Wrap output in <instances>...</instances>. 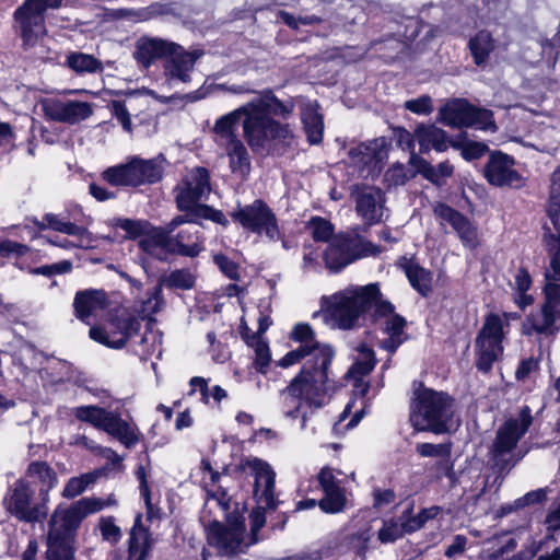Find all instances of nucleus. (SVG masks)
<instances>
[{
    "mask_svg": "<svg viewBox=\"0 0 560 560\" xmlns=\"http://www.w3.org/2000/svg\"><path fill=\"white\" fill-rule=\"evenodd\" d=\"M176 207L182 212H188L190 218L196 219L197 222H198V219L208 220L211 208H212V206H209L207 203H199L198 201H195V202L176 201Z\"/></svg>",
    "mask_w": 560,
    "mask_h": 560,
    "instance_id": "052dcab7",
    "label": "nucleus"
},
{
    "mask_svg": "<svg viewBox=\"0 0 560 560\" xmlns=\"http://www.w3.org/2000/svg\"><path fill=\"white\" fill-rule=\"evenodd\" d=\"M0 257L14 259L13 266L30 273L33 265L42 259L40 250L10 238L0 240Z\"/></svg>",
    "mask_w": 560,
    "mask_h": 560,
    "instance_id": "4be33fe9",
    "label": "nucleus"
},
{
    "mask_svg": "<svg viewBox=\"0 0 560 560\" xmlns=\"http://www.w3.org/2000/svg\"><path fill=\"white\" fill-rule=\"evenodd\" d=\"M243 536L217 520L211 521L207 527L208 544L226 556H236L245 552L243 549Z\"/></svg>",
    "mask_w": 560,
    "mask_h": 560,
    "instance_id": "aec40b11",
    "label": "nucleus"
},
{
    "mask_svg": "<svg viewBox=\"0 0 560 560\" xmlns=\"http://www.w3.org/2000/svg\"><path fill=\"white\" fill-rule=\"evenodd\" d=\"M468 48L476 66H482L493 50V40L489 33L478 32L468 42Z\"/></svg>",
    "mask_w": 560,
    "mask_h": 560,
    "instance_id": "e433bc0d",
    "label": "nucleus"
},
{
    "mask_svg": "<svg viewBox=\"0 0 560 560\" xmlns=\"http://www.w3.org/2000/svg\"><path fill=\"white\" fill-rule=\"evenodd\" d=\"M450 147L455 150H460L462 158L468 162L480 159L487 152L490 153L489 147L485 142L474 141L467 138L451 141Z\"/></svg>",
    "mask_w": 560,
    "mask_h": 560,
    "instance_id": "37998d69",
    "label": "nucleus"
},
{
    "mask_svg": "<svg viewBox=\"0 0 560 560\" xmlns=\"http://www.w3.org/2000/svg\"><path fill=\"white\" fill-rule=\"evenodd\" d=\"M247 468L254 477L253 499L257 503L249 513V525L255 530H261L266 524V513L276 511L282 501L276 495V472L266 460L253 456L241 458L236 470L243 472Z\"/></svg>",
    "mask_w": 560,
    "mask_h": 560,
    "instance_id": "0eeeda50",
    "label": "nucleus"
},
{
    "mask_svg": "<svg viewBox=\"0 0 560 560\" xmlns=\"http://www.w3.org/2000/svg\"><path fill=\"white\" fill-rule=\"evenodd\" d=\"M396 265L405 272L411 288L422 298L432 293L433 272L422 267L415 257L400 256Z\"/></svg>",
    "mask_w": 560,
    "mask_h": 560,
    "instance_id": "393cba45",
    "label": "nucleus"
},
{
    "mask_svg": "<svg viewBox=\"0 0 560 560\" xmlns=\"http://www.w3.org/2000/svg\"><path fill=\"white\" fill-rule=\"evenodd\" d=\"M415 136L422 153L428 152L431 148L436 152H444L452 141L448 140L445 130L434 125H418L415 129Z\"/></svg>",
    "mask_w": 560,
    "mask_h": 560,
    "instance_id": "c756f323",
    "label": "nucleus"
},
{
    "mask_svg": "<svg viewBox=\"0 0 560 560\" xmlns=\"http://www.w3.org/2000/svg\"><path fill=\"white\" fill-rule=\"evenodd\" d=\"M195 283V276L187 269H175L165 279V285L168 289L190 290Z\"/></svg>",
    "mask_w": 560,
    "mask_h": 560,
    "instance_id": "8fccbe9b",
    "label": "nucleus"
},
{
    "mask_svg": "<svg viewBox=\"0 0 560 560\" xmlns=\"http://www.w3.org/2000/svg\"><path fill=\"white\" fill-rule=\"evenodd\" d=\"M417 453L422 457H451L452 443L433 444L429 442L419 443L416 446Z\"/></svg>",
    "mask_w": 560,
    "mask_h": 560,
    "instance_id": "13d9d810",
    "label": "nucleus"
},
{
    "mask_svg": "<svg viewBox=\"0 0 560 560\" xmlns=\"http://www.w3.org/2000/svg\"><path fill=\"white\" fill-rule=\"evenodd\" d=\"M115 226L126 232L129 240L143 238L150 225L148 220H133L128 218H118L115 220Z\"/></svg>",
    "mask_w": 560,
    "mask_h": 560,
    "instance_id": "09e8293b",
    "label": "nucleus"
},
{
    "mask_svg": "<svg viewBox=\"0 0 560 560\" xmlns=\"http://www.w3.org/2000/svg\"><path fill=\"white\" fill-rule=\"evenodd\" d=\"M515 159L501 150L490 151L482 175L490 186L521 189L526 178L514 168Z\"/></svg>",
    "mask_w": 560,
    "mask_h": 560,
    "instance_id": "2eb2a0df",
    "label": "nucleus"
},
{
    "mask_svg": "<svg viewBox=\"0 0 560 560\" xmlns=\"http://www.w3.org/2000/svg\"><path fill=\"white\" fill-rule=\"evenodd\" d=\"M362 258L358 253V244L348 234L337 235L323 253L325 267L332 273H338L348 265Z\"/></svg>",
    "mask_w": 560,
    "mask_h": 560,
    "instance_id": "dca6fc26",
    "label": "nucleus"
},
{
    "mask_svg": "<svg viewBox=\"0 0 560 560\" xmlns=\"http://www.w3.org/2000/svg\"><path fill=\"white\" fill-rule=\"evenodd\" d=\"M145 230L147 233L143 235V238L139 241V247L148 254H151L156 248H162L170 254V249L172 248V235H170V231H166L165 228L154 226L151 223Z\"/></svg>",
    "mask_w": 560,
    "mask_h": 560,
    "instance_id": "473e14b6",
    "label": "nucleus"
},
{
    "mask_svg": "<svg viewBox=\"0 0 560 560\" xmlns=\"http://www.w3.org/2000/svg\"><path fill=\"white\" fill-rule=\"evenodd\" d=\"M141 320L135 315L122 312L112 316L107 327L93 326L90 328V338L112 349H122L127 342L138 336Z\"/></svg>",
    "mask_w": 560,
    "mask_h": 560,
    "instance_id": "4468645a",
    "label": "nucleus"
},
{
    "mask_svg": "<svg viewBox=\"0 0 560 560\" xmlns=\"http://www.w3.org/2000/svg\"><path fill=\"white\" fill-rule=\"evenodd\" d=\"M547 534L539 541H532L523 553L525 558L533 559L534 556L547 549V545L555 540V533L560 532V503L552 510H550L545 518Z\"/></svg>",
    "mask_w": 560,
    "mask_h": 560,
    "instance_id": "7c9ffc66",
    "label": "nucleus"
},
{
    "mask_svg": "<svg viewBox=\"0 0 560 560\" xmlns=\"http://www.w3.org/2000/svg\"><path fill=\"white\" fill-rule=\"evenodd\" d=\"M547 215L560 234V168L556 170L550 178Z\"/></svg>",
    "mask_w": 560,
    "mask_h": 560,
    "instance_id": "4c0bfd02",
    "label": "nucleus"
},
{
    "mask_svg": "<svg viewBox=\"0 0 560 560\" xmlns=\"http://www.w3.org/2000/svg\"><path fill=\"white\" fill-rule=\"evenodd\" d=\"M246 510L245 504L242 509H238V504H235V509L233 511L225 512V522L228 527H231L234 532L244 535L246 530L244 511Z\"/></svg>",
    "mask_w": 560,
    "mask_h": 560,
    "instance_id": "338daca9",
    "label": "nucleus"
},
{
    "mask_svg": "<svg viewBox=\"0 0 560 560\" xmlns=\"http://www.w3.org/2000/svg\"><path fill=\"white\" fill-rule=\"evenodd\" d=\"M409 164L415 168L411 174H420L424 179L430 183H436L435 173L433 171V165L428 162L424 158L419 156L412 152Z\"/></svg>",
    "mask_w": 560,
    "mask_h": 560,
    "instance_id": "680f3d73",
    "label": "nucleus"
},
{
    "mask_svg": "<svg viewBox=\"0 0 560 560\" xmlns=\"http://www.w3.org/2000/svg\"><path fill=\"white\" fill-rule=\"evenodd\" d=\"M104 508L100 498H81L70 506L58 504L48 522L46 560H75L78 529L86 516Z\"/></svg>",
    "mask_w": 560,
    "mask_h": 560,
    "instance_id": "7ed1b4c3",
    "label": "nucleus"
},
{
    "mask_svg": "<svg viewBox=\"0 0 560 560\" xmlns=\"http://www.w3.org/2000/svg\"><path fill=\"white\" fill-rule=\"evenodd\" d=\"M405 532L400 525V522L390 518L383 522V526L377 532V539L382 544H392L405 536Z\"/></svg>",
    "mask_w": 560,
    "mask_h": 560,
    "instance_id": "864d4df0",
    "label": "nucleus"
},
{
    "mask_svg": "<svg viewBox=\"0 0 560 560\" xmlns=\"http://www.w3.org/2000/svg\"><path fill=\"white\" fill-rule=\"evenodd\" d=\"M314 346H299L296 349H293L287 352L279 361L276 362L277 366L282 369H288L294 364L302 362L304 359H313Z\"/></svg>",
    "mask_w": 560,
    "mask_h": 560,
    "instance_id": "3c124183",
    "label": "nucleus"
},
{
    "mask_svg": "<svg viewBox=\"0 0 560 560\" xmlns=\"http://www.w3.org/2000/svg\"><path fill=\"white\" fill-rule=\"evenodd\" d=\"M523 435L516 429V419H509L498 430L494 441V452L505 454L512 452Z\"/></svg>",
    "mask_w": 560,
    "mask_h": 560,
    "instance_id": "f704fd0d",
    "label": "nucleus"
},
{
    "mask_svg": "<svg viewBox=\"0 0 560 560\" xmlns=\"http://www.w3.org/2000/svg\"><path fill=\"white\" fill-rule=\"evenodd\" d=\"M47 229L60 232L71 236H80L84 232V228L71 221H66L55 213H46L44 215Z\"/></svg>",
    "mask_w": 560,
    "mask_h": 560,
    "instance_id": "de8ad7c7",
    "label": "nucleus"
},
{
    "mask_svg": "<svg viewBox=\"0 0 560 560\" xmlns=\"http://www.w3.org/2000/svg\"><path fill=\"white\" fill-rule=\"evenodd\" d=\"M547 494V488L532 490L523 497L517 498V505L523 510L527 506L544 504L548 499Z\"/></svg>",
    "mask_w": 560,
    "mask_h": 560,
    "instance_id": "774afa93",
    "label": "nucleus"
},
{
    "mask_svg": "<svg viewBox=\"0 0 560 560\" xmlns=\"http://www.w3.org/2000/svg\"><path fill=\"white\" fill-rule=\"evenodd\" d=\"M381 319H385L383 331L386 335H404L405 328L407 327V319L395 312V305L383 299V294L377 299L372 312L370 313V322L375 325Z\"/></svg>",
    "mask_w": 560,
    "mask_h": 560,
    "instance_id": "5701e85b",
    "label": "nucleus"
},
{
    "mask_svg": "<svg viewBox=\"0 0 560 560\" xmlns=\"http://www.w3.org/2000/svg\"><path fill=\"white\" fill-rule=\"evenodd\" d=\"M387 139L390 140V143L395 141L396 145L401 150L413 152L416 140L415 132L411 133L405 127H393L392 138Z\"/></svg>",
    "mask_w": 560,
    "mask_h": 560,
    "instance_id": "0e129e2a",
    "label": "nucleus"
},
{
    "mask_svg": "<svg viewBox=\"0 0 560 560\" xmlns=\"http://www.w3.org/2000/svg\"><path fill=\"white\" fill-rule=\"evenodd\" d=\"M428 25L417 16H407L398 24L396 35L406 45H411L417 40L421 31Z\"/></svg>",
    "mask_w": 560,
    "mask_h": 560,
    "instance_id": "c03bdc74",
    "label": "nucleus"
},
{
    "mask_svg": "<svg viewBox=\"0 0 560 560\" xmlns=\"http://www.w3.org/2000/svg\"><path fill=\"white\" fill-rule=\"evenodd\" d=\"M93 481L94 477L92 474L71 477L65 485L61 495L66 499H73L83 493Z\"/></svg>",
    "mask_w": 560,
    "mask_h": 560,
    "instance_id": "603ef678",
    "label": "nucleus"
},
{
    "mask_svg": "<svg viewBox=\"0 0 560 560\" xmlns=\"http://www.w3.org/2000/svg\"><path fill=\"white\" fill-rule=\"evenodd\" d=\"M324 497L318 501L319 509L327 514H337L345 510L347 498L341 487L324 490Z\"/></svg>",
    "mask_w": 560,
    "mask_h": 560,
    "instance_id": "79ce46f5",
    "label": "nucleus"
},
{
    "mask_svg": "<svg viewBox=\"0 0 560 560\" xmlns=\"http://www.w3.org/2000/svg\"><path fill=\"white\" fill-rule=\"evenodd\" d=\"M205 250L203 234L196 228L182 229L172 236L171 255L196 258Z\"/></svg>",
    "mask_w": 560,
    "mask_h": 560,
    "instance_id": "cd10ccee",
    "label": "nucleus"
},
{
    "mask_svg": "<svg viewBox=\"0 0 560 560\" xmlns=\"http://www.w3.org/2000/svg\"><path fill=\"white\" fill-rule=\"evenodd\" d=\"M229 215L246 233L265 236L270 242L279 241L282 235L277 214L261 198L244 206L238 202Z\"/></svg>",
    "mask_w": 560,
    "mask_h": 560,
    "instance_id": "9d476101",
    "label": "nucleus"
},
{
    "mask_svg": "<svg viewBox=\"0 0 560 560\" xmlns=\"http://www.w3.org/2000/svg\"><path fill=\"white\" fill-rule=\"evenodd\" d=\"M503 322L498 314L490 313L475 339V366L478 372L489 374L493 364L503 355Z\"/></svg>",
    "mask_w": 560,
    "mask_h": 560,
    "instance_id": "9b49d317",
    "label": "nucleus"
},
{
    "mask_svg": "<svg viewBox=\"0 0 560 560\" xmlns=\"http://www.w3.org/2000/svg\"><path fill=\"white\" fill-rule=\"evenodd\" d=\"M381 295L380 283H369L355 288L350 294H335L326 312L337 322L339 328L349 330L357 326L362 315H370Z\"/></svg>",
    "mask_w": 560,
    "mask_h": 560,
    "instance_id": "6e6552de",
    "label": "nucleus"
},
{
    "mask_svg": "<svg viewBox=\"0 0 560 560\" xmlns=\"http://www.w3.org/2000/svg\"><path fill=\"white\" fill-rule=\"evenodd\" d=\"M201 50L187 51L182 45L159 37L139 42L133 54L137 62L144 68L160 59H164L165 74L183 83L191 81L190 72L201 57Z\"/></svg>",
    "mask_w": 560,
    "mask_h": 560,
    "instance_id": "39448f33",
    "label": "nucleus"
},
{
    "mask_svg": "<svg viewBox=\"0 0 560 560\" xmlns=\"http://www.w3.org/2000/svg\"><path fill=\"white\" fill-rule=\"evenodd\" d=\"M289 339L300 346H314L313 359L302 364L300 372L290 381L285 388L289 396L305 399L310 406L322 407L328 393L330 366L336 352L331 345L320 343L308 323H298L289 334Z\"/></svg>",
    "mask_w": 560,
    "mask_h": 560,
    "instance_id": "f03ea898",
    "label": "nucleus"
},
{
    "mask_svg": "<svg viewBox=\"0 0 560 560\" xmlns=\"http://www.w3.org/2000/svg\"><path fill=\"white\" fill-rule=\"evenodd\" d=\"M63 0H24L13 13L14 22L24 48L36 45L37 32L45 27V13L47 10H57L62 7Z\"/></svg>",
    "mask_w": 560,
    "mask_h": 560,
    "instance_id": "ddd939ff",
    "label": "nucleus"
},
{
    "mask_svg": "<svg viewBox=\"0 0 560 560\" xmlns=\"http://www.w3.org/2000/svg\"><path fill=\"white\" fill-rule=\"evenodd\" d=\"M301 121L306 140L311 145H317L323 142L324 118L319 113L317 102H306L301 106Z\"/></svg>",
    "mask_w": 560,
    "mask_h": 560,
    "instance_id": "c85d7f7f",
    "label": "nucleus"
},
{
    "mask_svg": "<svg viewBox=\"0 0 560 560\" xmlns=\"http://www.w3.org/2000/svg\"><path fill=\"white\" fill-rule=\"evenodd\" d=\"M107 305V293L103 289L80 290L73 299L74 315L81 322H86L95 312L103 311Z\"/></svg>",
    "mask_w": 560,
    "mask_h": 560,
    "instance_id": "bb28decb",
    "label": "nucleus"
},
{
    "mask_svg": "<svg viewBox=\"0 0 560 560\" xmlns=\"http://www.w3.org/2000/svg\"><path fill=\"white\" fill-rule=\"evenodd\" d=\"M540 47L547 61L556 65L560 58V33L556 32L551 38L541 39Z\"/></svg>",
    "mask_w": 560,
    "mask_h": 560,
    "instance_id": "69168bd1",
    "label": "nucleus"
},
{
    "mask_svg": "<svg viewBox=\"0 0 560 560\" xmlns=\"http://www.w3.org/2000/svg\"><path fill=\"white\" fill-rule=\"evenodd\" d=\"M432 210L434 217L443 228L445 223H448L453 228L464 246L476 248L477 229L464 213L443 201H436L432 206Z\"/></svg>",
    "mask_w": 560,
    "mask_h": 560,
    "instance_id": "f3484780",
    "label": "nucleus"
},
{
    "mask_svg": "<svg viewBox=\"0 0 560 560\" xmlns=\"http://www.w3.org/2000/svg\"><path fill=\"white\" fill-rule=\"evenodd\" d=\"M213 262L228 279L233 281H240V266L228 255L223 253L215 254L213 256Z\"/></svg>",
    "mask_w": 560,
    "mask_h": 560,
    "instance_id": "4d7b16f0",
    "label": "nucleus"
},
{
    "mask_svg": "<svg viewBox=\"0 0 560 560\" xmlns=\"http://www.w3.org/2000/svg\"><path fill=\"white\" fill-rule=\"evenodd\" d=\"M153 545L152 534L149 527L142 524V514L138 513L129 533L126 560H147Z\"/></svg>",
    "mask_w": 560,
    "mask_h": 560,
    "instance_id": "b1692460",
    "label": "nucleus"
},
{
    "mask_svg": "<svg viewBox=\"0 0 560 560\" xmlns=\"http://www.w3.org/2000/svg\"><path fill=\"white\" fill-rule=\"evenodd\" d=\"M253 348L255 349L253 365L258 373L266 374L271 362L269 345L266 340L261 339L256 340Z\"/></svg>",
    "mask_w": 560,
    "mask_h": 560,
    "instance_id": "6e6d98bb",
    "label": "nucleus"
},
{
    "mask_svg": "<svg viewBox=\"0 0 560 560\" xmlns=\"http://www.w3.org/2000/svg\"><path fill=\"white\" fill-rule=\"evenodd\" d=\"M43 109L50 120L69 125L85 120L93 114L92 105L82 101L62 102L56 100L45 104Z\"/></svg>",
    "mask_w": 560,
    "mask_h": 560,
    "instance_id": "6ab92c4d",
    "label": "nucleus"
},
{
    "mask_svg": "<svg viewBox=\"0 0 560 560\" xmlns=\"http://www.w3.org/2000/svg\"><path fill=\"white\" fill-rule=\"evenodd\" d=\"M355 210L369 225L381 221L382 212L377 210V200L372 192H362L357 197Z\"/></svg>",
    "mask_w": 560,
    "mask_h": 560,
    "instance_id": "ea45409f",
    "label": "nucleus"
},
{
    "mask_svg": "<svg viewBox=\"0 0 560 560\" xmlns=\"http://www.w3.org/2000/svg\"><path fill=\"white\" fill-rule=\"evenodd\" d=\"M135 475L139 481V490L145 504L148 520L151 521L152 517L154 516V506L152 504L151 489L148 483V477L144 466L141 464L138 465L135 470Z\"/></svg>",
    "mask_w": 560,
    "mask_h": 560,
    "instance_id": "5fc2aeb1",
    "label": "nucleus"
},
{
    "mask_svg": "<svg viewBox=\"0 0 560 560\" xmlns=\"http://www.w3.org/2000/svg\"><path fill=\"white\" fill-rule=\"evenodd\" d=\"M74 418L93 428L107 433L120 442L126 448L135 447L141 438L136 424L121 418L118 411L108 410L97 405H82L72 409Z\"/></svg>",
    "mask_w": 560,
    "mask_h": 560,
    "instance_id": "1a4fd4ad",
    "label": "nucleus"
},
{
    "mask_svg": "<svg viewBox=\"0 0 560 560\" xmlns=\"http://www.w3.org/2000/svg\"><path fill=\"white\" fill-rule=\"evenodd\" d=\"M68 66L78 73H94L102 69L101 61L92 55L72 52L67 58Z\"/></svg>",
    "mask_w": 560,
    "mask_h": 560,
    "instance_id": "a18cd8bd",
    "label": "nucleus"
},
{
    "mask_svg": "<svg viewBox=\"0 0 560 560\" xmlns=\"http://www.w3.org/2000/svg\"><path fill=\"white\" fill-rule=\"evenodd\" d=\"M358 352L360 358L350 365L345 377H365L374 370L377 363L374 350L366 343H361Z\"/></svg>",
    "mask_w": 560,
    "mask_h": 560,
    "instance_id": "c9c22d12",
    "label": "nucleus"
},
{
    "mask_svg": "<svg viewBox=\"0 0 560 560\" xmlns=\"http://www.w3.org/2000/svg\"><path fill=\"white\" fill-rule=\"evenodd\" d=\"M541 324H533V329L540 335H553L558 331L556 322L560 319V283L547 280L542 288Z\"/></svg>",
    "mask_w": 560,
    "mask_h": 560,
    "instance_id": "a211bd4d",
    "label": "nucleus"
},
{
    "mask_svg": "<svg viewBox=\"0 0 560 560\" xmlns=\"http://www.w3.org/2000/svg\"><path fill=\"white\" fill-rule=\"evenodd\" d=\"M105 182L112 186H132L135 187V177L131 162L110 166L102 173Z\"/></svg>",
    "mask_w": 560,
    "mask_h": 560,
    "instance_id": "a19ab883",
    "label": "nucleus"
},
{
    "mask_svg": "<svg viewBox=\"0 0 560 560\" xmlns=\"http://www.w3.org/2000/svg\"><path fill=\"white\" fill-rule=\"evenodd\" d=\"M389 149L390 140L386 137H380L351 147L348 151V156L354 163L368 166L387 159Z\"/></svg>",
    "mask_w": 560,
    "mask_h": 560,
    "instance_id": "a878e982",
    "label": "nucleus"
},
{
    "mask_svg": "<svg viewBox=\"0 0 560 560\" xmlns=\"http://www.w3.org/2000/svg\"><path fill=\"white\" fill-rule=\"evenodd\" d=\"M455 398L446 392L421 387L410 401L409 420L418 432L443 434L450 431L454 416Z\"/></svg>",
    "mask_w": 560,
    "mask_h": 560,
    "instance_id": "423d86ee",
    "label": "nucleus"
},
{
    "mask_svg": "<svg viewBox=\"0 0 560 560\" xmlns=\"http://www.w3.org/2000/svg\"><path fill=\"white\" fill-rule=\"evenodd\" d=\"M26 476L36 477L40 483L38 489L39 501L31 505L34 490L30 481L20 478L14 482L13 489L4 498L7 512L19 522L36 524L43 523L48 516L49 492L57 486V472L45 460L31 462L26 468Z\"/></svg>",
    "mask_w": 560,
    "mask_h": 560,
    "instance_id": "20e7f679",
    "label": "nucleus"
},
{
    "mask_svg": "<svg viewBox=\"0 0 560 560\" xmlns=\"http://www.w3.org/2000/svg\"><path fill=\"white\" fill-rule=\"evenodd\" d=\"M226 151L231 172L246 178L250 173L252 166L250 158L244 143L240 139L231 140L228 142Z\"/></svg>",
    "mask_w": 560,
    "mask_h": 560,
    "instance_id": "2f4dec72",
    "label": "nucleus"
},
{
    "mask_svg": "<svg viewBox=\"0 0 560 560\" xmlns=\"http://www.w3.org/2000/svg\"><path fill=\"white\" fill-rule=\"evenodd\" d=\"M533 285V278L528 269L521 266L515 275V287L513 293L514 303L521 311H525L526 307L534 303V296L527 292Z\"/></svg>",
    "mask_w": 560,
    "mask_h": 560,
    "instance_id": "72a5a7b5",
    "label": "nucleus"
},
{
    "mask_svg": "<svg viewBox=\"0 0 560 560\" xmlns=\"http://www.w3.org/2000/svg\"><path fill=\"white\" fill-rule=\"evenodd\" d=\"M293 100H280L271 89L259 92L258 97L243 104L238 108L217 119L213 131L228 142L238 139L235 126L243 118V137L255 154H270L278 143L289 145L293 138L288 122L293 115Z\"/></svg>",
    "mask_w": 560,
    "mask_h": 560,
    "instance_id": "f257e3e1",
    "label": "nucleus"
},
{
    "mask_svg": "<svg viewBox=\"0 0 560 560\" xmlns=\"http://www.w3.org/2000/svg\"><path fill=\"white\" fill-rule=\"evenodd\" d=\"M110 113L121 124V127L125 131H132V121L130 113L127 109V106L124 101L114 100L108 104Z\"/></svg>",
    "mask_w": 560,
    "mask_h": 560,
    "instance_id": "e2e57ef3",
    "label": "nucleus"
},
{
    "mask_svg": "<svg viewBox=\"0 0 560 560\" xmlns=\"http://www.w3.org/2000/svg\"><path fill=\"white\" fill-rule=\"evenodd\" d=\"M73 265L70 260H61L51 265H44L40 267H35L33 269H30V275L33 276H45V277H52L56 275H63L68 273L72 270Z\"/></svg>",
    "mask_w": 560,
    "mask_h": 560,
    "instance_id": "bf43d9fd",
    "label": "nucleus"
},
{
    "mask_svg": "<svg viewBox=\"0 0 560 560\" xmlns=\"http://www.w3.org/2000/svg\"><path fill=\"white\" fill-rule=\"evenodd\" d=\"M210 173L208 168L203 166H196L185 178L182 179L175 201H199L206 192L210 191Z\"/></svg>",
    "mask_w": 560,
    "mask_h": 560,
    "instance_id": "412c9836",
    "label": "nucleus"
},
{
    "mask_svg": "<svg viewBox=\"0 0 560 560\" xmlns=\"http://www.w3.org/2000/svg\"><path fill=\"white\" fill-rule=\"evenodd\" d=\"M131 166L135 177V187L144 183L154 184L162 177L158 165L152 161L133 159L131 161Z\"/></svg>",
    "mask_w": 560,
    "mask_h": 560,
    "instance_id": "58836bf2",
    "label": "nucleus"
},
{
    "mask_svg": "<svg viewBox=\"0 0 560 560\" xmlns=\"http://www.w3.org/2000/svg\"><path fill=\"white\" fill-rule=\"evenodd\" d=\"M440 120L451 128L478 127L482 130L497 129L491 109L478 107L466 98H452L440 108Z\"/></svg>",
    "mask_w": 560,
    "mask_h": 560,
    "instance_id": "f8f14e48",
    "label": "nucleus"
},
{
    "mask_svg": "<svg viewBox=\"0 0 560 560\" xmlns=\"http://www.w3.org/2000/svg\"><path fill=\"white\" fill-rule=\"evenodd\" d=\"M306 229L315 242H329L335 231L334 224L319 215L312 217L306 223Z\"/></svg>",
    "mask_w": 560,
    "mask_h": 560,
    "instance_id": "49530a36",
    "label": "nucleus"
}]
</instances>
